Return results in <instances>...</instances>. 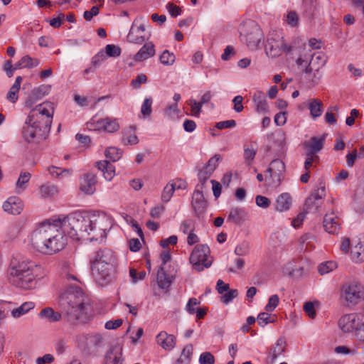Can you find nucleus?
I'll list each match as a JSON object with an SVG mask.
<instances>
[{
    "label": "nucleus",
    "mask_w": 364,
    "mask_h": 364,
    "mask_svg": "<svg viewBox=\"0 0 364 364\" xmlns=\"http://www.w3.org/2000/svg\"><path fill=\"white\" fill-rule=\"evenodd\" d=\"M221 161L222 156L220 154H215L208 160V161L204 166L206 168V169H208L212 173H213Z\"/></svg>",
    "instance_id": "nucleus-51"
},
{
    "label": "nucleus",
    "mask_w": 364,
    "mask_h": 364,
    "mask_svg": "<svg viewBox=\"0 0 364 364\" xmlns=\"http://www.w3.org/2000/svg\"><path fill=\"white\" fill-rule=\"evenodd\" d=\"M245 216V213L243 209L232 208L230 211L228 220L233 221L236 224H239L244 220Z\"/></svg>",
    "instance_id": "nucleus-37"
},
{
    "label": "nucleus",
    "mask_w": 364,
    "mask_h": 364,
    "mask_svg": "<svg viewBox=\"0 0 364 364\" xmlns=\"http://www.w3.org/2000/svg\"><path fill=\"white\" fill-rule=\"evenodd\" d=\"M50 86L46 85H41L34 88L26 100L25 106L28 108L32 107L37 102V101L40 100L45 95L48 94Z\"/></svg>",
    "instance_id": "nucleus-17"
},
{
    "label": "nucleus",
    "mask_w": 364,
    "mask_h": 364,
    "mask_svg": "<svg viewBox=\"0 0 364 364\" xmlns=\"http://www.w3.org/2000/svg\"><path fill=\"white\" fill-rule=\"evenodd\" d=\"M210 254V250L207 245H197L191 254L189 261L196 271L201 272L210 267L213 263Z\"/></svg>",
    "instance_id": "nucleus-8"
},
{
    "label": "nucleus",
    "mask_w": 364,
    "mask_h": 364,
    "mask_svg": "<svg viewBox=\"0 0 364 364\" xmlns=\"http://www.w3.org/2000/svg\"><path fill=\"white\" fill-rule=\"evenodd\" d=\"M253 102L256 105V109L258 112L267 113L269 111V107L266 100L265 95L260 90L255 92L252 96Z\"/></svg>",
    "instance_id": "nucleus-25"
},
{
    "label": "nucleus",
    "mask_w": 364,
    "mask_h": 364,
    "mask_svg": "<svg viewBox=\"0 0 364 364\" xmlns=\"http://www.w3.org/2000/svg\"><path fill=\"white\" fill-rule=\"evenodd\" d=\"M337 268V264L333 261H327L321 263L318 267V272L321 275L329 273Z\"/></svg>",
    "instance_id": "nucleus-44"
},
{
    "label": "nucleus",
    "mask_w": 364,
    "mask_h": 364,
    "mask_svg": "<svg viewBox=\"0 0 364 364\" xmlns=\"http://www.w3.org/2000/svg\"><path fill=\"white\" fill-rule=\"evenodd\" d=\"M51 127V122L42 121L38 116L28 114L22 127L23 138L28 143H39L46 139Z\"/></svg>",
    "instance_id": "nucleus-5"
},
{
    "label": "nucleus",
    "mask_w": 364,
    "mask_h": 364,
    "mask_svg": "<svg viewBox=\"0 0 364 364\" xmlns=\"http://www.w3.org/2000/svg\"><path fill=\"white\" fill-rule=\"evenodd\" d=\"M311 116L314 118L320 117L323 112L322 102L316 99L312 100L309 105Z\"/></svg>",
    "instance_id": "nucleus-41"
},
{
    "label": "nucleus",
    "mask_w": 364,
    "mask_h": 364,
    "mask_svg": "<svg viewBox=\"0 0 364 364\" xmlns=\"http://www.w3.org/2000/svg\"><path fill=\"white\" fill-rule=\"evenodd\" d=\"M105 154L107 159L114 162L122 157V152L117 147H109L106 149Z\"/></svg>",
    "instance_id": "nucleus-45"
},
{
    "label": "nucleus",
    "mask_w": 364,
    "mask_h": 364,
    "mask_svg": "<svg viewBox=\"0 0 364 364\" xmlns=\"http://www.w3.org/2000/svg\"><path fill=\"white\" fill-rule=\"evenodd\" d=\"M23 202L22 200L16 196L9 198L3 204V209L4 211L13 214H20L23 210Z\"/></svg>",
    "instance_id": "nucleus-20"
},
{
    "label": "nucleus",
    "mask_w": 364,
    "mask_h": 364,
    "mask_svg": "<svg viewBox=\"0 0 364 364\" xmlns=\"http://www.w3.org/2000/svg\"><path fill=\"white\" fill-rule=\"evenodd\" d=\"M58 228V225L54 222L53 224H41L31 236V242L33 247L46 255H53L63 250L66 240Z\"/></svg>",
    "instance_id": "nucleus-2"
},
{
    "label": "nucleus",
    "mask_w": 364,
    "mask_h": 364,
    "mask_svg": "<svg viewBox=\"0 0 364 364\" xmlns=\"http://www.w3.org/2000/svg\"><path fill=\"white\" fill-rule=\"evenodd\" d=\"M152 103L153 100L151 97H146L144 100L141 107V112L143 114L144 118H146L151 114L152 112Z\"/></svg>",
    "instance_id": "nucleus-46"
},
{
    "label": "nucleus",
    "mask_w": 364,
    "mask_h": 364,
    "mask_svg": "<svg viewBox=\"0 0 364 364\" xmlns=\"http://www.w3.org/2000/svg\"><path fill=\"white\" fill-rule=\"evenodd\" d=\"M292 198L289 193H283L276 200L275 209L279 212L287 211L291 206Z\"/></svg>",
    "instance_id": "nucleus-26"
},
{
    "label": "nucleus",
    "mask_w": 364,
    "mask_h": 364,
    "mask_svg": "<svg viewBox=\"0 0 364 364\" xmlns=\"http://www.w3.org/2000/svg\"><path fill=\"white\" fill-rule=\"evenodd\" d=\"M88 236L87 239L90 240H97L99 238L103 239L107 236V232L112 227V220L105 213H101L98 215H89Z\"/></svg>",
    "instance_id": "nucleus-6"
},
{
    "label": "nucleus",
    "mask_w": 364,
    "mask_h": 364,
    "mask_svg": "<svg viewBox=\"0 0 364 364\" xmlns=\"http://www.w3.org/2000/svg\"><path fill=\"white\" fill-rule=\"evenodd\" d=\"M58 193V188L54 185H42L40 188L41 196L43 198L52 197Z\"/></svg>",
    "instance_id": "nucleus-43"
},
{
    "label": "nucleus",
    "mask_w": 364,
    "mask_h": 364,
    "mask_svg": "<svg viewBox=\"0 0 364 364\" xmlns=\"http://www.w3.org/2000/svg\"><path fill=\"white\" fill-rule=\"evenodd\" d=\"M122 353L114 349L109 350L105 356V364H122Z\"/></svg>",
    "instance_id": "nucleus-39"
},
{
    "label": "nucleus",
    "mask_w": 364,
    "mask_h": 364,
    "mask_svg": "<svg viewBox=\"0 0 364 364\" xmlns=\"http://www.w3.org/2000/svg\"><path fill=\"white\" fill-rule=\"evenodd\" d=\"M176 182H169L164 187V188L162 191V193H161V200L164 202L167 203L171 200V198L176 190Z\"/></svg>",
    "instance_id": "nucleus-42"
},
{
    "label": "nucleus",
    "mask_w": 364,
    "mask_h": 364,
    "mask_svg": "<svg viewBox=\"0 0 364 364\" xmlns=\"http://www.w3.org/2000/svg\"><path fill=\"white\" fill-rule=\"evenodd\" d=\"M54 112L53 104L50 102H46L36 106L35 109L32 110L30 115L38 116L42 121L46 122L49 119L52 122L53 115Z\"/></svg>",
    "instance_id": "nucleus-14"
},
{
    "label": "nucleus",
    "mask_w": 364,
    "mask_h": 364,
    "mask_svg": "<svg viewBox=\"0 0 364 364\" xmlns=\"http://www.w3.org/2000/svg\"><path fill=\"white\" fill-rule=\"evenodd\" d=\"M326 135L323 134L319 138L313 136L309 142H305L304 146L306 149V155L317 156L316 154L323 147Z\"/></svg>",
    "instance_id": "nucleus-19"
},
{
    "label": "nucleus",
    "mask_w": 364,
    "mask_h": 364,
    "mask_svg": "<svg viewBox=\"0 0 364 364\" xmlns=\"http://www.w3.org/2000/svg\"><path fill=\"white\" fill-rule=\"evenodd\" d=\"M156 342L164 350H171L176 346V337L166 331H161L156 336Z\"/></svg>",
    "instance_id": "nucleus-22"
},
{
    "label": "nucleus",
    "mask_w": 364,
    "mask_h": 364,
    "mask_svg": "<svg viewBox=\"0 0 364 364\" xmlns=\"http://www.w3.org/2000/svg\"><path fill=\"white\" fill-rule=\"evenodd\" d=\"M39 316L44 318L50 323H54L60 321L62 315L58 311H55L51 307H46L43 309L39 313Z\"/></svg>",
    "instance_id": "nucleus-30"
},
{
    "label": "nucleus",
    "mask_w": 364,
    "mask_h": 364,
    "mask_svg": "<svg viewBox=\"0 0 364 364\" xmlns=\"http://www.w3.org/2000/svg\"><path fill=\"white\" fill-rule=\"evenodd\" d=\"M302 70V72L305 74H311L313 73V77L311 78V82L314 85L317 84L321 78V75L319 73V69L318 67H316V65H314V62H311V60L308 64H306L305 66L303 67V68H301Z\"/></svg>",
    "instance_id": "nucleus-32"
},
{
    "label": "nucleus",
    "mask_w": 364,
    "mask_h": 364,
    "mask_svg": "<svg viewBox=\"0 0 364 364\" xmlns=\"http://www.w3.org/2000/svg\"><path fill=\"white\" fill-rule=\"evenodd\" d=\"M97 178L92 173H84L80 178V188L86 194H92L95 191Z\"/></svg>",
    "instance_id": "nucleus-16"
},
{
    "label": "nucleus",
    "mask_w": 364,
    "mask_h": 364,
    "mask_svg": "<svg viewBox=\"0 0 364 364\" xmlns=\"http://www.w3.org/2000/svg\"><path fill=\"white\" fill-rule=\"evenodd\" d=\"M267 171H277L280 173H284L285 164L280 159H274L270 163L269 167L267 169Z\"/></svg>",
    "instance_id": "nucleus-49"
},
{
    "label": "nucleus",
    "mask_w": 364,
    "mask_h": 364,
    "mask_svg": "<svg viewBox=\"0 0 364 364\" xmlns=\"http://www.w3.org/2000/svg\"><path fill=\"white\" fill-rule=\"evenodd\" d=\"M146 82H147L146 75L144 73H141L132 80L131 85L134 89H139V88H140V87L142 84H145Z\"/></svg>",
    "instance_id": "nucleus-58"
},
{
    "label": "nucleus",
    "mask_w": 364,
    "mask_h": 364,
    "mask_svg": "<svg viewBox=\"0 0 364 364\" xmlns=\"http://www.w3.org/2000/svg\"><path fill=\"white\" fill-rule=\"evenodd\" d=\"M286 348V341L284 338H279L277 339L274 346L270 349L269 357L271 361H274L278 356L282 355Z\"/></svg>",
    "instance_id": "nucleus-31"
},
{
    "label": "nucleus",
    "mask_w": 364,
    "mask_h": 364,
    "mask_svg": "<svg viewBox=\"0 0 364 364\" xmlns=\"http://www.w3.org/2000/svg\"><path fill=\"white\" fill-rule=\"evenodd\" d=\"M311 60V50L309 53L305 51V48L304 49L303 53H301L297 59L296 60V63L299 69L303 68L306 64L309 63Z\"/></svg>",
    "instance_id": "nucleus-50"
},
{
    "label": "nucleus",
    "mask_w": 364,
    "mask_h": 364,
    "mask_svg": "<svg viewBox=\"0 0 364 364\" xmlns=\"http://www.w3.org/2000/svg\"><path fill=\"white\" fill-rule=\"evenodd\" d=\"M174 278L172 275L167 274L164 267H160L157 272V284L162 289H168L173 283Z\"/></svg>",
    "instance_id": "nucleus-27"
},
{
    "label": "nucleus",
    "mask_w": 364,
    "mask_h": 364,
    "mask_svg": "<svg viewBox=\"0 0 364 364\" xmlns=\"http://www.w3.org/2000/svg\"><path fill=\"white\" fill-rule=\"evenodd\" d=\"M22 82V77L18 76L16 78L15 82L10 88L9 91L6 95V99L12 103H15L18 100V93L20 90L21 83Z\"/></svg>",
    "instance_id": "nucleus-33"
},
{
    "label": "nucleus",
    "mask_w": 364,
    "mask_h": 364,
    "mask_svg": "<svg viewBox=\"0 0 364 364\" xmlns=\"http://www.w3.org/2000/svg\"><path fill=\"white\" fill-rule=\"evenodd\" d=\"M200 364H214L215 358L209 352H205L200 354L199 358Z\"/></svg>",
    "instance_id": "nucleus-60"
},
{
    "label": "nucleus",
    "mask_w": 364,
    "mask_h": 364,
    "mask_svg": "<svg viewBox=\"0 0 364 364\" xmlns=\"http://www.w3.org/2000/svg\"><path fill=\"white\" fill-rule=\"evenodd\" d=\"M212 172L209 171L208 169H206L205 166L199 171L198 174V178L200 182V184L197 186V188L200 186V189H203L207 180L212 175Z\"/></svg>",
    "instance_id": "nucleus-48"
},
{
    "label": "nucleus",
    "mask_w": 364,
    "mask_h": 364,
    "mask_svg": "<svg viewBox=\"0 0 364 364\" xmlns=\"http://www.w3.org/2000/svg\"><path fill=\"white\" fill-rule=\"evenodd\" d=\"M65 20V15L62 13L59 14L57 18H53L52 19L48 20L47 21L49 23L50 26L54 28H59L63 21Z\"/></svg>",
    "instance_id": "nucleus-64"
},
{
    "label": "nucleus",
    "mask_w": 364,
    "mask_h": 364,
    "mask_svg": "<svg viewBox=\"0 0 364 364\" xmlns=\"http://www.w3.org/2000/svg\"><path fill=\"white\" fill-rule=\"evenodd\" d=\"M117 265H90L95 282L100 286L109 284L114 276Z\"/></svg>",
    "instance_id": "nucleus-10"
},
{
    "label": "nucleus",
    "mask_w": 364,
    "mask_h": 364,
    "mask_svg": "<svg viewBox=\"0 0 364 364\" xmlns=\"http://www.w3.org/2000/svg\"><path fill=\"white\" fill-rule=\"evenodd\" d=\"M180 230L184 233L192 232L195 230V224L193 220L188 219L181 222Z\"/></svg>",
    "instance_id": "nucleus-56"
},
{
    "label": "nucleus",
    "mask_w": 364,
    "mask_h": 364,
    "mask_svg": "<svg viewBox=\"0 0 364 364\" xmlns=\"http://www.w3.org/2000/svg\"><path fill=\"white\" fill-rule=\"evenodd\" d=\"M360 321V319L358 315L348 314L340 318L338 324L343 332L349 333L355 331Z\"/></svg>",
    "instance_id": "nucleus-15"
},
{
    "label": "nucleus",
    "mask_w": 364,
    "mask_h": 364,
    "mask_svg": "<svg viewBox=\"0 0 364 364\" xmlns=\"http://www.w3.org/2000/svg\"><path fill=\"white\" fill-rule=\"evenodd\" d=\"M310 60L311 62H314V65H316V67H318L319 70L323 66H324V65L326 64V62L325 55L321 52L314 53H311V60Z\"/></svg>",
    "instance_id": "nucleus-47"
},
{
    "label": "nucleus",
    "mask_w": 364,
    "mask_h": 364,
    "mask_svg": "<svg viewBox=\"0 0 364 364\" xmlns=\"http://www.w3.org/2000/svg\"><path fill=\"white\" fill-rule=\"evenodd\" d=\"M257 154V149L252 145L244 146V159L247 165L252 164Z\"/></svg>",
    "instance_id": "nucleus-38"
},
{
    "label": "nucleus",
    "mask_w": 364,
    "mask_h": 364,
    "mask_svg": "<svg viewBox=\"0 0 364 364\" xmlns=\"http://www.w3.org/2000/svg\"><path fill=\"white\" fill-rule=\"evenodd\" d=\"M98 129L103 128L108 132H115L119 129V124L116 119L106 117L97 121Z\"/></svg>",
    "instance_id": "nucleus-29"
},
{
    "label": "nucleus",
    "mask_w": 364,
    "mask_h": 364,
    "mask_svg": "<svg viewBox=\"0 0 364 364\" xmlns=\"http://www.w3.org/2000/svg\"><path fill=\"white\" fill-rule=\"evenodd\" d=\"M35 307V304L32 301H26L22 304L19 307L14 309L11 311V315L14 318H18L26 314Z\"/></svg>",
    "instance_id": "nucleus-35"
},
{
    "label": "nucleus",
    "mask_w": 364,
    "mask_h": 364,
    "mask_svg": "<svg viewBox=\"0 0 364 364\" xmlns=\"http://www.w3.org/2000/svg\"><path fill=\"white\" fill-rule=\"evenodd\" d=\"M58 225L63 234L73 240H80L88 236L89 215L80 212H73L67 215H60L53 220Z\"/></svg>",
    "instance_id": "nucleus-4"
},
{
    "label": "nucleus",
    "mask_w": 364,
    "mask_h": 364,
    "mask_svg": "<svg viewBox=\"0 0 364 364\" xmlns=\"http://www.w3.org/2000/svg\"><path fill=\"white\" fill-rule=\"evenodd\" d=\"M149 36L144 24L136 25V21H134L127 35V40L131 43L142 44Z\"/></svg>",
    "instance_id": "nucleus-13"
},
{
    "label": "nucleus",
    "mask_w": 364,
    "mask_h": 364,
    "mask_svg": "<svg viewBox=\"0 0 364 364\" xmlns=\"http://www.w3.org/2000/svg\"><path fill=\"white\" fill-rule=\"evenodd\" d=\"M96 167L102 172L104 178L107 181H111L114 176V166L108 161H100L96 162Z\"/></svg>",
    "instance_id": "nucleus-28"
},
{
    "label": "nucleus",
    "mask_w": 364,
    "mask_h": 364,
    "mask_svg": "<svg viewBox=\"0 0 364 364\" xmlns=\"http://www.w3.org/2000/svg\"><path fill=\"white\" fill-rule=\"evenodd\" d=\"M191 204L198 217L205 212L207 208V201L201 191L197 189L193 192Z\"/></svg>",
    "instance_id": "nucleus-18"
},
{
    "label": "nucleus",
    "mask_w": 364,
    "mask_h": 364,
    "mask_svg": "<svg viewBox=\"0 0 364 364\" xmlns=\"http://www.w3.org/2000/svg\"><path fill=\"white\" fill-rule=\"evenodd\" d=\"M238 296V291L237 289H231L226 292L223 296H222V301L228 304L230 301H232L235 298H236Z\"/></svg>",
    "instance_id": "nucleus-61"
},
{
    "label": "nucleus",
    "mask_w": 364,
    "mask_h": 364,
    "mask_svg": "<svg viewBox=\"0 0 364 364\" xmlns=\"http://www.w3.org/2000/svg\"><path fill=\"white\" fill-rule=\"evenodd\" d=\"M193 346L191 344L186 346L181 352L180 358L177 360V363H183V358H185L186 362L189 363L191 358V355L193 354Z\"/></svg>",
    "instance_id": "nucleus-54"
},
{
    "label": "nucleus",
    "mask_w": 364,
    "mask_h": 364,
    "mask_svg": "<svg viewBox=\"0 0 364 364\" xmlns=\"http://www.w3.org/2000/svg\"><path fill=\"white\" fill-rule=\"evenodd\" d=\"M155 55L154 45L151 42L146 43L134 55V60L141 62Z\"/></svg>",
    "instance_id": "nucleus-24"
},
{
    "label": "nucleus",
    "mask_w": 364,
    "mask_h": 364,
    "mask_svg": "<svg viewBox=\"0 0 364 364\" xmlns=\"http://www.w3.org/2000/svg\"><path fill=\"white\" fill-rule=\"evenodd\" d=\"M105 53L108 57L116 58L121 55V48L113 44H108L105 47Z\"/></svg>",
    "instance_id": "nucleus-55"
},
{
    "label": "nucleus",
    "mask_w": 364,
    "mask_h": 364,
    "mask_svg": "<svg viewBox=\"0 0 364 364\" xmlns=\"http://www.w3.org/2000/svg\"><path fill=\"white\" fill-rule=\"evenodd\" d=\"M268 175L266 176V179H269V184L272 186H279L284 178V173L277 171H267Z\"/></svg>",
    "instance_id": "nucleus-40"
},
{
    "label": "nucleus",
    "mask_w": 364,
    "mask_h": 364,
    "mask_svg": "<svg viewBox=\"0 0 364 364\" xmlns=\"http://www.w3.org/2000/svg\"><path fill=\"white\" fill-rule=\"evenodd\" d=\"M160 61L163 65H171L175 62V55L168 50H165L159 57Z\"/></svg>",
    "instance_id": "nucleus-52"
},
{
    "label": "nucleus",
    "mask_w": 364,
    "mask_h": 364,
    "mask_svg": "<svg viewBox=\"0 0 364 364\" xmlns=\"http://www.w3.org/2000/svg\"><path fill=\"white\" fill-rule=\"evenodd\" d=\"M293 49L294 47L292 46L284 43V38L279 32L272 31L268 33L264 50L269 57H278L282 54V51L289 53Z\"/></svg>",
    "instance_id": "nucleus-7"
},
{
    "label": "nucleus",
    "mask_w": 364,
    "mask_h": 364,
    "mask_svg": "<svg viewBox=\"0 0 364 364\" xmlns=\"http://www.w3.org/2000/svg\"><path fill=\"white\" fill-rule=\"evenodd\" d=\"M236 126V122L234 119H230L226 121H222L217 122L215 124V128L218 129H223L228 128H233Z\"/></svg>",
    "instance_id": "nucleus-63"
},
{
    "label": "nucleus",
    "mask_w": 364,
    "mask_h": 364,
    "mask_svg": "<svg viewBox=\"0 0 364 364\" xmlns=\"http://www.w3.org/2000/svg\"><path fill=\"white\" fill-rule=\"evenodd\" d=\"M326 196L325 186L320 184V187L313 191L305 201V210L316 213L321 204L322 198Z\"/></svg>",
    "instance_id": "nucleus-12"
},
{
    "label": "nucleus",
    "mask_w": 364,
    "mask_h": 364,
    "mask_svg": "<svg viewBox=\"0 0 364 364\" xmlns=\"http://www.w3.org/2000/svg\"><path fill=\"white\" fill-rule=\"evenodd\" d=\"M31 173L28 172H21L16 183V192L20 193L27 188V183L31 178Z\"/></svg>",
    "instance_id": "nucleus-34"
},
{
    "label": "nucleus",
    "mask_w": 364,
    "mask_h": 364,
    "mask_svg": "<svg viewBox=\"0 0 364 364\" xmlns=\"http://www.w3.org/2000/svg\"><path fill=\"white\" fill-rule=\"evenodd\" d=\"M323 228L330 234H337L340 228L338 218L333 213L326 214L323 219Z\"/></svg>",
    "instance_id": "nucleus-23"
},
{
    "label": "nucleus",
    "mask_w": 364,
    "mask_h": 364,
    "mask_svg": "<svg viewBox=\"0 0 364 364\" xmlns=\"http://www.w3.org/2000/svg\"><path fill=\"white\" fill-rule=\"evenodd\" d=\"M270 312H268L266 311V312H261L258 314L257 317V320L258 322V324L264 327L266 325L270 323H274L277 320V316L276 315H272L269 314Z\"/></svg>",
    "instance_id": "nucleus-36"
},
{
    "label": "nucleus",
    "mask_w": 364,
    "mask_h": 364,
    "mask_svg": "<svg viewBox=\"0 0 364 364\" xmlns=\"http://www.w3.org/2000/svg\"><path fill=\"white\" fill-rule=\"evenodd\" d=\"M23 68H32L39 65L40 61L37 58H32L29 55H25L21 59Z\"/></svg>",
    "instance_id": "nucleus-53"
},
{
    "label": "nucleus",
    "mask_w": 364,
    "mask_h": 364,
    "mask_svg": "<svg viewBox=\"0 0 364 364\" xmlns=\"http://www.w3.org/2000/svg\"><path fill=\"white\" fill-rule=\"evenodd\" d=\"M343 291L346 300L350 304H357L361 297L360 287L356 284L344 286Z\"/></svg>",
    "instance_id": "nucleus-21"
},
{
    "label": "nucleus",
    "mask_w": 364,
    "mask_h": 364,
    "mask_svg": "<svg viewBox=\"0 0 364 364\" xmlns=\"http://www.w3.org/2000/svg\"><path fill=\"white\" fill-rule=\"evenodd\" d=\"M65 317L68 322L75 324L86 323L93 315L92 306L80 287L70 286L62 295Z\"/></svg>",
    "instance_id": "nucleus-1"
},
{
    "label": "nucleus",
    "mask_w": 364,
    "mask_h": 364,
    "mask_svg": "<svg viewBox=\"0 0 364 364\" xmlns=\"http://www.w3.org/2000/svg\"><path fill=\"white\" fill-rule=\"evenodd\" d=\"M255 202L257 206L262 208H267L271 204L270 200L268 198L262 196H256Z\"/></svg>",
    "instance_id": "nucleus-62"
},
{
    "label": "nucleus",
    "mask_w": 364,
    "mask_h": 364,
    "mask_svg": "<svg viewBox=\"0 0 364 364\" xmlns=\"http://www.w3.org/2000/svg\"><path fill=\"white\" fill-rule=\"evenodd\" d=\"M41 267L28 260L13 262L10 267L9 275L11 283L18 288L31 289L36 284Z\"/></svg>",
    "instance_id": "nucleus-3"
},
{
    "label": "nucleus",
    "mask_w": 364,
    "mask_h": 364,
    "mask_svg": "<svg viewBox=\"0 0 364 364\" xmlns=\"http://www.w3.org/2000/svg\"><path fill=\"white\" fill-rule=\"evenodd\" d=\"M241 35H243L247 46L251 50L257 49L263 38L262 31L255 21H250L243 25L241 28Z\"/></svg>",
    "instance_id": "nucleus-9"
},
{
    "label": "nucleus",
    "mask_w": 364,
    "mask_h": 364,
    "mask_svg": "<svg viewBox=\"0 0 364 364\" xmlns=\"http://www.w3.org/2000/svg\"><path fill=\"white\" fill-rule=\"evenodd\" d=\"M279 302V298L277 294L271 296L267 305L265 306V310L268 312H272L278 306Z\"/></svg>",
    "instance_id": "nucleus-57"
},
{
    "label": "nucleus",
    "mask_w": 364,
    "mask_h": 364,
    "mask_svg": "<svg viewBox=\"0 0 364 364\" xmlns=\"http://www.w3.org/2000/svg\"><path fill=\"white\" fill-rule=\"evenodd\" d=\"M90 265H117L114 252L109 248H100L90 256Z\"/></svg>",
    "instance_id": "nucleus-11"
},
{
    "label": "nucleus",
    "mask_w": 364,
    "mask_h": 364,
    "mask_svg": "<svg viewBox=\"0 0 364 364\" xmlns=\"http://www.w3.org/2000/svg\"><path fill=\"white\" fill-rule=\"evenodd\" d=\"M361 250L364 251V248L363 245L359 242L356 246L354 247L351 252L353 258L356 259L357 262H363L364 260V256H361Z\"/></svg>",
    "instance_id": "nucleus-59"
}]
</instances>
